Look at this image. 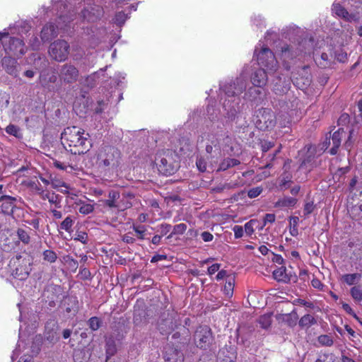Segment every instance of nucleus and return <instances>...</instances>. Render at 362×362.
<instances>
[{"label":"nucleus","instance_id":"1","mask_svg":"<svg viewBox=\"0 0 362 362\" xmlns=\"http://www.w3.org/2000/svg\"><path fill=\"white\" fill-rule=\"evenodd\" d=\"M85 131L76 126L68 127L62 133V144L67 151L74 155L84 154L89 151L91 144Z\"/></svg>","mask_w":362,"mask_h":362},{"label":"nucleus","instance_id":"2","mask_svg":"<svg viewBox=\"0 0 362 362\" xmlns=\"http://www.w3.org/2000/svg\"><path fill=\"white\" fill-rule=\"evenodd\" d=\"M121 153L113 146L104 147L98 156V165L104 170H112L120 164Z\"/></svg>","mask_w":362,"mask_h":362},{"label":"nucleus","instance_id":"3","mask_svg":"<svg viewBox=\"0 0 362 362\" xmlns=\"http://www.w3.org/2000/svg\"><path fill=\"white\" fill-rule=\"evenodd\" d=\"M175 157L177 155L169 149L158 153L156 162L160 173L165 175L173 174L178 168Z\"/></svg>","mask_w":362,"mask_h":362},{"label":"nucleus","instance_id":"4","mask_svg":"<svg viewBox=\"0 0 362 362\" xmlns=\"http://www.w3.org/2000/svg\"><path fill=\"white\" fill-rule=\"evenodd\" d=\"M257 49L255 54L257 56V60L262 67H264L268 71L274 72L279 67V63L273 52L268 47H262L257 53Z\"/></svg>","mask_w":362,"mask_h":362},{"label":"nucleus","instance_id":"5","mask_svg":"<svg viewBox=\"0 0 362 362\" xmlns=\"http://www.w3.org/2000/svg\"><path fill=\"white\" fill-rule=\"evenodd\" d=\"M70 46L64 40H57L50 44L49 54L57 62H64L69 54Z\"/></svg>","mask_w":362,"mask_h":362},{"label":"nucleus","instance_id":"6","mask_svg":"<svg viewBox=\"0 0 362 362\" xmlns=\"http://www.w3.org/2000/svg\"><path fill=\"white\" fill-rule=\"evenodd\" d=\"M58 75L61 83L72 84L78 81L79 71L72 64L66 63L60 66Z\"/></svg>","mask_w":362,"mask_h":362},{"label":"nucleus","instance_id":"7","mask_svg":"<svg viewBox=\"0 0 362 362\" xmlns=\"http://www.w3.org/2000/svg\"><path fill=\"white\" fill-rule=\"evenodd\" d=\"M212 340L211 329L206 326H199L194 334V341L196 346L200 349H206Z\"/></svg>","mask_w":362,"mask_h":362},{"label":"nucleus","instance_id":"8","mask_svg":"<svg viewBox=\"0 0 362 362\" xmlns=\"http://www.w3.org/2000/svg\"><path fill=\"white\" fill-rule=\"evenodd\" d=\"M65 18V16H60L59 21H57V26L52 23L45 25L41 31L40 37L42 41L48 42L56 37L58 35L57 28L65 29L66 27H69L70 25H68V23L65 24L64 25L62 24V21H63V23L66 22Z\"/></svg>","mask_w":362,"mask_h":362},{"label":"nucleus","instance_id":"9","mask_svg":"<svg viewBox=\"0 0 362 362\" xmlns=\"http://www.w3.org/2000/svg\"><path fill=\"white\" fill-rule=\"evenodd\" d=\"M257 117V124L260 129H272L275 126V117L270 109H259Z\"/></svg>","mask_w":362,"mask_h":362},{"label":"nucleus","instance_id":"10","mask_svg":"<svg viewBox=\"0 0 362 362\" xmlns=\"http://www.w3.org/2000/svg\"><path fill=\"white\" fill-rule=\"evenodd\" d=\"M89 1L90 0H87L88 6L81 11V16L84 21L95 22L103 16L104 11L100 5L94 4L92 6Z\"/></svg>","mask_w":362,"mask_h":362},{"label":"nucleus","instance_id":"11","mask_svg":"<svg viewBox=\"0 0 362 362\" xmlns=\"http://www.w3.org/2000/svg\"><path fill=\"white\" fill-rule=\"evenodd\" d=\"M240 98L226 99L223 102L224 115L230 121H233L240 111Z\"/></svg>","mask_w":362,"mask_h":362},{"label":"nucleus","instance_id":"12","mask_svg":"<svg viewBox=\"0 0 362 362\" xmlns=\"http://www.w3.org/2000/svg\"><path fill=\"white\" fill-rule=\"evenodd\" d=\"M272 90L275 94L282 95L286 94L291 88V80L288 77L277 75L272 81Z\"/></svg>","mask_w":362,"mask_h":362},{"label":"nucleus","instance_id":"13","mask_svg":"<svg viewBox=\"0 0 362 362\" xmlns=\"http://www.w3.org/2000/svg\"><path fill=\"white\" fill-rule=\"evenodd\" d=\"M245 89V85L242 79H237L223 86V91L229 99L239 98L235 96L242 93Z\"/></svg>","mask_w":362,"mask_h":362},{"label":"nucleus","instance_id":"14","mask_svg":"<svg viewBox=\"0 0 362 362\" xmlns=\"http://www.w3.org/2000/svg\"><path fill=\"white\" fill-rule=\"evenodd\" d=\"M123 338V334L119 332H113L110 334L108 337H107L105 339V349H106V355L107 358H110L114 356L117 351V342H119Z\"/></svg>","mask_w":362,"mask_h":362},{"label":"nucleus","instance_id":"15","mask_svg":"<svg viewBox=\"0 0 362 362\" xmlns=\"http://www.w3.org/2000/svg\"><path fill=\"white\" fill-rule=\"evenodd\" d=\"M31 265L30 259H23L13 271L12 275L19 280L26 279L31 272Z\"/></svg>","mask_w":362,"mask_h":362},{"label":"nucleus","instance_id":"16","mask_svg":"<svg viewBox=\"0 0 362 362\" xmlns=\"http://www.w3.org/2000/svg\"><path fill=\"white\" fill-rule=\"evenodd\" d=\"M4 47L14 55H23L26 52L23 40L17 37H9L8 43L4 44Z\"/></svg>","mask_w":362,"mask_h":362},{"label":"nucleus","instance_id":"17","mask_svg":"<svg viewBox=\"0 0 362 362\" xmlns=\"http://www.w3.org/2000/svg\"><path fill=\"white\" fill-rule=\"evenodd\" d=\"M164 358L165 362H184L183 353L170 344H168L165 347Z\"/></svg>","mask_w":362,"mask_h":362},{"label":"nucleus","instance_id":"18","mask_svg":"<svg viewBox=\"0 0 362 362\" xmlns=\"http://www.w3.org/2000/svg\"><path fill=\"white\" fill-rule=\"evenodd\" d=\"M236 348L233 346H225L218 353V362H235Z\"/></svg>","mask_w":362,"mask_h":362},{"label":"nucleus","instance_id":"19","mask_svg":"<svg viewBox=\"0 0 362 362\" xmlns=\"http://www.w3.org/2000/svg\"><path fill=\"white\" fill-rule=\"evenodd\" d=\"M1 65L8 74L13 77L18 76L20 71V66L16 59L11 57H4L1 59Z\"/></svg>","mask_w":362,"mask_h":362},{"label":"nucleus","instance_id":"20","mask_svg":"<svg viewBox=\"0 0 362 362\" xmlns=\"http://www.w3.org/2000/svg\"><path fill=\"white\" fill-rule=\"evenodd\" d=\"M303 42L298 45V47L294 48L293 46H285L281 48V55L284 60L291 59L296 57L300 54L306 53L305 47L303 46Z\"/></svg>","mask_w":362,"mask_h":362},{"label":"nucleus","instance_id":"21","mask_svg":"<svg viewBox=\"0 0 362 362\" xmlns=\"http://www.w3.org/2000/svg\"><path fill=\"white\" fill-rule=\"evenodd\" d=\"M17 199L13 197L3 195L0 197V202H2L1 205V210L2 213L11 215L13 213V209L16 208V202Z\"/></svg>","mask_w":362,"mask_h":362},{"label":"nucleus","instance_id":"22","mask_svg":"<svg viewBox=\"0 0 362 362\" xmlns=\"http://www.w3.org/2000/svg\"><path fill=\"white\" fill-rule=\"evenodd\" d=\"M262 87L253 86L250 87L245 93L246 98L252 101L255 102L257 104L260 103L265 95V93L263 92Z\"/></svg>","mask_w":362,"mask_h":362},{"label":"nucleus","instance_id":"23","mask_svg":"<svg viewBox=\"0 0 362 362\" xmlns=\"http://www.w3.org/2000/svg\"><path fill=\"white\" fill-rule=\"evenodd\" d=\"M268 81L267 75L264 69H258L252 75L251 81L257 87L264 86Z\"/></svg>","mask_w":362,"mask_h":362},{"label":"nucleus","instance_id":"24","mask_svg":"<svg viewBox=\"0 0 362 362\" xmlns=\"http://www.w3.org/2000/svg\"><path fill=\"white\" fill-rule=\"evenodd\" d=\"M332 11L337 16L342 18L343 19L351 22L356 19V16L352 13H349L344 7H343L339 3H334L332 5Z\"/></svg>","mask_w":362,"mask_h":362},{"label":"nucleus","instance_id":"25","mask_svg":"<svg viewBox=\"0 0 362 362\" xmlns=\"http://www.w3.org/2000/svg\"><path fill=\"white\" fill-rule=\"evenodd\" d=\"M119 197L120 194L119 192L110 190L108 193L107 199L104 201V204L110 209H119L122 206L119 202Z\"/></svg>","mask_w":362,"mask_h":362},{"label":"nucleus","instance_id":"26","mask_svg":"<svg viewBox=\"0 0 362 362\" xmlns=\"http://www.w3.org/2000/svg\"><path fill=\"white\" fill-rule=\"evenodd\" d=\"M344 134V129L339 128L332 134V136L330 138V140L332 141V147L329 150V153L331 155L337 154L338 148L341 145V141Z\"/></svg>","mask_w":362,"mask_h":362},{"label":"nucleus","instance_id":"27","mask_svg":"<svg viewBox=\"0 0 362 362\" xmlns=\"http://www.w3.org/2000/svg\"><path fill=\"white\" fill-rule=\"evenodd\" d=\"M64 305L67 313H76L78 310V300L76 297H66L64 300Z\"/></svg>","mask_w":362,"mask_h":362},{"label":"nucleus","instance_id":"28","mask_svg":"<svg viewBox=\"0 0 362 362\" xmlns=\"http://www.w3.org/2000/svg\"><path fill=\"white\" fill-rule=\"evenodd\" d=\"M42 198L44 200L47 199L49 203L54 204L57 208L61 207V197L53 192L42 193Z\"/></svg>","mask_w":362,"mask_h":362},{"label":"nucleus","instance_id":"29","mask_svg":"<svg viewBox=\"0 0 362 362\" xmlns=\"http://www.w3.org/2000/svg\"><path fill=\"white\" fill-rule=\"evenodd\" d=\"M278 319H282L285 321L290 327H293L296 325V322L298 319L297 313L293 310L291 313L288 314H282Z\"/></svg>","mask_w":362,"mask_h":362},{"label":"nucleus","instance_id":"30","mask_svg":"<svg viewBox=\"0 0 362 362\" xmlns=\"http://www.w3.org/2000/svg\"><path fill=\"white\" fill-rule=\"evenodd\" d=\"M315 324H317V320L310 314L303 315L298 322L299 326L302 328H309Z\"/></svg>","mask_w":362,"mask_h":362},{"label":"nucleus","instance_id":"31","mask_svg":"<svg viewBox=\"0 0 362 362\" xmlns=\"http://www.w3.org/2000/svg\"><path fill=\"white\" fill-rule=\"evenodd\" d=\"M286 267L282 266L273 272L274 278L278 281L288 282L290 279L286 273Z\"/></svg>","mask_w":362,"mask_h":362},{"label":"nucleus","instance_id":"32","mask_svg":"<svg viewBox=\"0 0 362 362\" xmlns=\"http://www.w3.org/2000/svg\"><path fill=\"white\" fill-rule=\"evenodd\" d=\"M48 325L49 324H47L45 327V329H46L45 334V338L49 342L54 343V342L57 341V340L59 339L57 337V332L54 328V327H56V325H55V323H53V327H52L51 329H49Z\"/></svg>","mask_w":362,"mask_h":362},{"label":"nucleus","instance_id":"33","mask_svg":"<svg viewBox=\"0 0 362 362\" xmlns=\"http://www.w3.org/2000/svg\"><path fill=\"white\" fill-rule=\"evenodd\" d=\"M240 163V160L235 158H227L223 160L219 166L220 170H226L229 168L236 166Z\"/></svg>","mask_w":362,"mask_h":362},{"label":"nucleus","instance_id":"34","mask_svg":"<svg viewBox=\"0 0 362 362\" xmlns=\"http://www.w3.org/2000/svg\"><path fill=\"white\" fill-rule=\"evenodd\" d=\"M315 362H339L337 358L334 354L324 353L320 354Z\"/></svg>","mask_w":362,"mask_h":362},{"label":"nucleus","instance_id":"35","mask_svg":"<svg viewBox=\"0 0 362 362\" xmlns=\"http://www.w3.org/2000/svg\"><path fill=\"white\" fill-rule=\"evenodd\" d=\"M272 322V320L271 313L263 315L260 316L258 320V322L260 325L261 327L265 329L270 327Z\"/></svg>","mask_w":362,"mask_h":362},{"label":"nucleus","instance_id":"36","mask_svg":"<svg viewBox=\"0 0 362 362\" xmlns=\"http://www.w3.org/2000/svg\"><path fill=\"white\" fill-rule=\"evenodd\" d=\"M53 165L55 168L62 170L68 171V170L70 169V171H72L74 169L70 161H60L54 160Z\"/></svg>","mask_w":362,"mask_h":362},{"label":"nucleus","instance_id":"37","mask_svg":"<svg viewBox=\"0 0 362 362\" xmlns=\"http://www.w3.org/2000/svg\"><path fill=\"white\" fill-rule=\"evenodd\" d=\"M317 341L323 346H332L334 344L333 338L328 334L320 335L317 337Z\"/></svg>","mask_w":362,"mask_h":362},{"label":"nucleus","instance_id":"38","mask_svg":"<svg viewBox=\"0 0 362 362\" xmlns=\"http://www.w3.org/2000/svg\"><path fill=\"white\" fill-rule=\"evenodd\" d=\"M350 293L356 302H361L362 300V288L359 286L352 287Z\"/></svg>","mask_w":362,"mask_h":362},{"label":"nucleus","instance_id":"39","mask_svg":"<svg viewBox=\"0 0 362 362\" xmlns=\"http://www.w3.org/2000/svg\"><path fill=\"white\" fill-rule=\"evenodd\" d=\"M42 255L43 259L49 263H54L57 259V255L55 252L51 250H45L42 253Z\"/></svg>","mask_w":362,"mask_h":362},{"label":"nucleus","instance_id":"40","mask_svg":"<svg viewBox=\"0 0 362 362\" xmlns=\"http://www.w3.org/2000/svg\"><path fill=\"white\" fill-rule=\"evenodd\" d=\"M17 235L24 244H28L30 240V235L28 232L24 230L23 228H18L16 231Z\"/></svg>","mask_w":362,"mask_h":362},{"label":"nucleus","instance_id":"41","mask_svg":"<svg viewBox=\"0 0 362 362\" xmlns=\"http://www.w3.org/2000/svg\"><path fill=\"white\" fill-rule=\"evenodd\" d=\"M83 86L88 90L92 89L96 86V76L95 74L87 76L83 81Z\"/></svg>","mask_w":362,"mask_h":362},{"label":"nucleus","instance_id":"42","mask_svg":"<svg viewBox=\"0 0 362 362\" xmlns=\"http://www.w3.org/2000/svg\"><path fill=\"white\" fill-rule=\"evenodd\" d=\"M361 275L359 274H344L342 276V279L344 282H346L349 285H353L355 284L356 279H359Z\"/></svg>","mask_w":362,"mask_h":362},{"label":"nucleus","instance_id":"43","mask_svg":"<svg viewBox=\"0 0 362 362\" xmlns=\"http://www.w3.org/2000/svg\"><path fill=\"white\" fill-rule=\"evenodd\" d=\"M237 340L238 343L246 345L249 342V334H245L243 329H237Z\"/></svg>","mask_w":362,"mask_h":362},{"label":"nucleus","instance_id":"44","mask_svg":"<svg viewBox=\"0 0 362 362\" xmlns=\"http://www.w3.org/2000/svg\"><path fill=\"white\" fill-rule=\"evenodd\" d=\"M133 229L136 233V236L140 240L146 239V228L144 226L139 225V226H133Z\"/></svg>","mask_w":362,"mask_h":362},{"label":"nucleus","instance_id":"45","mask_svg":"<svg viewBox=\"0 0 362 362\" xmlns=\"http://www.w3.org/2000/svg\"><path fill=\"white\" fill-rule=\"evenodd\" d=\"M74 223L71 216H67L60 224V228L67 232L69 231Z\"/></svg>","mask_w":362,"mask_h":362},{"label":"nucleus","instance_id":"46","mask_svg":"<svg viewBox=\"0 0 362 362\" xmlns=\"http://www.w3.org/2000/svg\"><path fill=\"white\" fill-rule=\"evenodd\" d=\"M89 327L93 330H98L100 327V322L97 317H90L88 320Z\"/></svg>","mask_w":362,"mask_h":362},{"label":"nucleus","instance_id":"47","mask_svg":"<svg viewBox=\"0 0 362 362\" xmlns=\"http://www.w3.org/2000/svg\"><path fill=\"white\" fill-rule=\"evenodd\" d=\"M297 202V199L293 197H285L281 201L279 202L278 204L283 206H293Z\"/></svg>","mask_w":362,"mask_h":362},{"label":"nucleus","instance_id":"48","mask_svg":"<svg viewBox=\"0 0 362 362\" xmlns=\"http://www.w3.org/2000/svg\"><path fill=\"white\" fill-rule=\"evenodd\" d=\"M187 230V225L185 223H180L175 225L173 229V234L182 235Z\"/></svg>","mask_w":362,"mask_h":362},{"label":"nucleus","instance_id":"49","mask_svg":"<svg viewBox=\"0 0 362 362\" xmlns=\"http://www.w3.org/2000/svg\"><path fill=\"white\" fill-rule=\"evenodd\" d=\"M94 209L93 205L90 204H85L80 206L78 211L84 215L90 214Z\"/></svg>","mask_w":362,"mask_h":362},{"label":"nucleus","instance_id":"50","mask_svg":"<svg viewBox=\"0 0 362 362\" xmlns=\"http://www.w3.org/2000/svg\"><path fill=\"white\" fill-rule=\"evenodd\" d=\"M262 190L263 189L262 187H253L249 189L247 192V196L251 199L255 198L262 192Z\"/></svg>","mask_w":362,"mask_h":362},{"label":"nucleus","instance_id":"51","mask_svg":"<svg viewBox=\"0 0 362 362\" xmlns=\"http://www.w3.org/2000/svg\"><path fill=\"white\" fill-rule=\"evenodd\" d=\"M236 186V185H233L231 183H225L224 185H219V186H217L215 188H214V191L215 192H223L225 189H233Z\"/></svg>","mask_w":362,"mask_h":362},{"label":"nucleus","instance_id":"52","mask_svg":"<svg viewBox=\"0 0 362 362\" xmlns=\"http://www.w3.org/2000/svg\"><path fill=\"white\" fill-rule=\"evenodd\" d=\"M6 132L8 134L13 135L16 137H19L18 135V132H19V128L14 124H11L8 125L6 128Z\"/></svg>","mask_w":362,"mask_h":362},{"label":"nucleus","instance_id":"53","mask_svg":"<svg viewBox=\"0 0 362 362\" xmlns=\"http://www.w3.org/2000/svg\"><path fill=\"white\" fill-rule=\"evenodd\" d=\"M335 58L339 62H345L347 59V54L342 49L337 50L335 52Z\"/></svg>","mask_w":362,"mask_h":362},{"label":"nucleus","instance_id":"54","mask_svg":"<svg viewBox=\"0 0 362 362\" xmlns=\"http://www.w3.org/2000/svg\"><path fill=\"white\" fill-rule=\"evenodd\" d=\"M320 59L322 62H319V64L322 68H326L330 65L329 59L328 54L325 52H323L320 55Z\"/></svg>","mask_w":362,"mask_h":362},{"label":"nucleus","instance_id":"55","mask_svg":"<svg viewBox=\"0 0 362 362\" xmlns=\"http://www.w3.org/2000/svg\"><path fill=\"white\" fill-rule=\"evenodd\" d=\"M87 240H88L87 233L85 232H82V231L77 233L76 236L74 238V240L80 241L83 244L87 243Z\"/></svg>","mask_w":362,"mask_h":362},{"label":"nucleus","instance_id":"56","mask_svg":"<svg viewBox=\"0 0 362 362\" xmlns=\"http://www.w3.org/2000/svg\"><path fill=\"white\" fill-rule=\"evenodd\" d=\"M291 179L289 175L284 176L281 179L280 187L281 189H287L290 187V183H291Z\"/></svg>","mask_w":362,"mask_h":362},{"label":"nucleus","instance_id":"57","mask_svg":"<svg viewBox=\"0 0 362 362\" xmlns=\"http://www.w3.org/2000/svg\"><path fill=\"white\" fill-rule=\"evenodd\" d=\"M126 15L123 12H118L115 15V21L117 24L122 25L126 21Z\"/></svg>","mask_w":362,"mask_h":362},{"label":"nucleus","instance_id":"58","mask_svg":"<svg viewBox=\"0 0 362 362\" xmlns=\"http://www.w3.org/2000/svg\"><path fill=\"white\" fill-rule=\"evenodd\" d=\"M274 146V143L269 141H264L261 143V148L263 152H267Z\"/></svg>","mask_w":362,"mask_h":362},{"label":"nucleus","instance_id":"59","mask_svg":"<svg viewBox=\"0 0 362 362\" xmlns=\"http://www.w3.org/2000/svg\"><path fill=\"white\" fill-rule=\"evenodd\" d=\"M66 183L62 180H57V179H52L51 180V185L53 188L59 189V188H62L63 186H65Z\"/></svg>","mask_w":362,"mask_h":362},{"label":"nucleus","instance_id":"60","mask_svg":"<svg viewBox=\"0 0 362 362\" xmlns=\"http://www.w3.org/2000/svg\"><path fill=\"white\" fill-rule=\"evenodd\" d=\"M255 222L254 220H251L245 224V231L249 235H252L254 232L253 225Z\"/></svg>","mask_w":362,"mask_h":362},{"label":"nucleus","instance_id":"61","mask_svg":"<svg viewBox=\"0 0 362 362\" xmlns=\"http://www.w3.org/2000/svg\"><path fill=\"white\" fill-rule=\"evenodd\" d=\"M314 204L313 202H308L305 204L303 209V213L305 216H308L314 210Z\"/></svg>","mask_w":362,"mask_h":362},{"label":"nucleus","instance_id":"62","mask_svg":"<svg viewBox=\"0 0 362 362\" xmlns=\"http://www.w3.org/2000/svg\"><path fill=\"white\" fill-rule=\"evenodd\" d=\"M171 225L168 223H162L160 226V232L161 236L166 235L171 230Z\"/></svg>","mask_w":362,"mask_h":362},{"label":"nucleus","instance_id":"63","mask_svg":"<svg viewBox=\"0 0 362 362\" xmlns=\"http://www.w3.org/2000/svg\"><path fill=\"white\" fill-rule=\"evenodd\" d=\"M122 240L126 243L132 244L135 242V238L133 237L132 233L129 232L122 236Z\"/></svg>","mask_w":362,"mask_h":362},{"label":"nucleus","instance_id":"64","mask_svg":"<svg viewBox=\"0 0 362 362\" xmlns=\"http://www.w3.org/2000/svg\"><path fill=\"white\" fill-rule=\"evenodd\" d=\"M30 46L33 50H38L40 49V42L37 37L34 36L30 39Z\"/></svg>","mask_w":362,"mask_h":362}]
</instances>
